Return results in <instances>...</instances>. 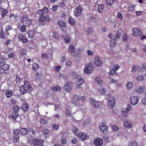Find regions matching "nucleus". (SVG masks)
<instances>
[{
	"instance_id": "62",
	"label": "nucleus",
	"mask_w": 146,
	"mask_h": 146,
	"mask_svg": "<svg viewBox=\"0 0 146 146\" xmlns=\"http://www.w3.org/2000/svg\"><path fill=\"white\" fill-rule=\"evenodd\" d=\"M66 114V115L68 117H71L72 116V114L70 113L69 111L68 110H66L65 112Z\"/></svg>"
},
{
	"instance_id": "17",
	"label": "nucleus",
	"mask_w": 146,
	"mask_h": 146,
	"mask_svg": "<svg viewBox=\"0 0 146 146\" xmlns=\"http://www.w3.org/2000/svg\"><path fill=\"white\" fill-rule=\"evenodd\" d=\"M139 102L138 98L135 96H132L130 99L131 104L133 105H135L138 103Z\"/></svg>"
},
{
	"instance_id": "54",
	"label": "nucleus",
	"mask_w": 146,
	"mask_h": 146,
	"mask_svg": "<svg viewBox=\"0 0 146 146\" xmlns=\"http://www.w3.org/2000/svg\"><path fill=\"white\" fill-rule=\"evenodd\" d=\"M112 129L113 130L115 131H117L119 129V128L115 125H113L112 127Z\"/></svg>"
},
{
	"instance_id": "12",
	"label": "nucleus",
	"mask_w": 146,
	"mask_h": 146,
	"mask_svg": "<svg viewBox=\"0 0 146 146\" xmlns=\"http://www.w3.org/2000/svg\"><path fill=\"white\" fill-rule=\"evenodd\" d=\"M99 128L101 132L105 133L107 131L108 129L106 123L104 122L102 123L99 124Z\"/></svg>"
},
{
	"instance_id": "16",
	"label": "nucleus",
	"mask_w": 146,
	"mask_h": 146,
	"mask_svg": "<svg viewBox=\"0 0 146 146\" xmlns=\"http://www.w3.org/2000/svg\"><path fill=\"white\" fill-rule=\"evenodd\" d=\"M90 103L92 106L94 108H97L99 107V105L98 102L93 98H90L89 99Z\"/></svg>"
},
{
	"instance_id": "52",
	"label": "nucleus",
	"mask_w": 146,
	"mask_h": 146,
	"mask_svg": "<svg viewBox=\"0 0 146 146\" xmlns=\"http://www.w3.org/2000/svg\"><path fill=\"white\" fill-rule=\"evenodd\" d=\"M99 92L102 94H104L106 92V90L104 88H101L99 90Z\"/></svg>"
},
{
	"instance_id": "51",
	"label": "nucleus",
	"mask_w": 146,
	"mask_h": 146,
	"mask_svg": "<svg viewBox=\"0 0 146 146\" xmlns=\"http://www.w3.org/2000/svg\"><path fill=\"white\" fill-rule=\"evenodd\" d=\"M58 8V5H55L52 7V10L53 11L55 12L57 10Z\"/></svg>"
},
{
	"instance_id": "25",
	"label": "nucleus",
	"mask_w": 146,
	"mask_h": 146,
	"mask_svg": "<svg viewBox=\"0 0 146 146\" xmlns=\"http://www.w3.org/2000/svg\"><path fill=\"white\" fill-rule=\"evenodd\" d=\"M84 82V80L82 78H80L78 79V81L77 82V85L76 88H80V87L81 85L83 84Z\"/></svg>"
},
{
	"instance_id": "6",
	"label": "nucleus",
	"mask_w": 146,
	"mask_h": 146,
	"mask_svg": "<svg viewBox=\"0 0 146 146\" xmlns=\"http://www.w3.org/2000/svg\"><path fill=\"white\" fill-rule=\"evenodd\" d=\"M85 97L84 96H82L79 97L77 95L74 96L71 100V102L72 104L76 105L77 103L78 102L79 100H80L82 102H84L85 101Z\"/></svg>"
},
{
	"instance_id": "35",
	"label": "nucleus",
	"mask_w": 146,
	"mask_h": 146,
	"mask_svg": "<svg viewBox=\"0 0 146 146\" xmlns=\"http://www.w3.org/2000/svg\"><path fill=\"white\" fill-rule=\"evenodd\" d=\"M124 125L126 128H130L132 127V124L128 121H125L124 122Z\"/></svg>"
},
{
	"instance_id": "43",
	"label": "nucleus",
	"mask_w": 146,
	"mask_h": 146,
	"mask_svg": "<svg viewBox=\"0 0 146 146\" xmlns=\"http://www.w3.org/2000/svg\"><path fill=\"white\" fill-rule=\"evenodd\" d=\"M25 25H23H23H22L21 27L20 28V31L22 32H24L26 31V27Z\"/></svg>"
},
{
	"instance_id": "58",
	"label": "nucleus",
	"mask_w": 146,
	"mask_h": 146,
	"mask_svg": "<svg viewBox=\"0 0 146 146\" xmlns=\"http://www.w3.org/2000/svg\"><path fill=\"white\" fill-rule=\"evenodd\" d=\"M53 37L55 38H58L59 37V35L56 33H53L52 35Z\"/></svg>"
},
{
	"instance_id": "36",
	"label": "nucleus",
	"mask_w": 146,
	"mask_h": 146,
	"mask_svg": "<svg viewBox=\"0 0 146 146\" xmlns=\"http://www.w3.org/2000/svg\"><path fill=\"white\" fill-rule=\"evenodd\" d=\"M104 8V5L103 4L99 5L98 6V11L101 13L102 12Z\"/></svg>"
},
{
	"instance_id": "5",
	"label": "nucleus",
	"mask_w": 146,
	"mask_h": 146,
	"mask_svg": "<svg viewBox=\"0 0 146 146\" xmlns=\"http://www.w3.org/2000/svg\"><path fill=\"white\" fill-rule=\"evenodd\" d=\"M21 21L23 24L26 27L29 26L32 24L31 20L29 19L26 15L22 17L21 18Z\"/></svg>"
},
{
	"instance_id": "50",
	"label": "nucleus",
	"mask_w": 146,
	"mask_h": 146,
	"mask_svg": "<svg viewBox=\"0 0 146 146\" xmlns=\"http://www.w3.org/2000/svg\"><path fill=\"white\" fill-rule=\"evenodd\" d=\"M42 10L44 13H47L48 12L49 10L47 7H44Z\"/></svg>"
},
{
	"instance_id": "39",
	"label": "nucleus",
	"mask_w": 146,
	"mask_h": 146,
	"mask_svg": "<svg viewBox=\"0 0 146 146\" xmlns=\"http://www.w3.org/2000/svg\"><path fill=\"white\" fill-rule=\"evenodd\" d=\"M19 140V137L18 135L15 136L13 137V141L15 143L18 142Z\"/></svg>"
},
{
	"instance_id": "40",
	"label": "nucleus",
	"mask_w": 146,
	"mask_h": 146,
	"mask_svg": "<svg viewBox=\"0 0 146 146\" xmlns=\"http://www.w3.org/2000/svg\"><path fill=\"white\" fill-rule=\"evenodd\" d=\"M114 3L113 0H106V3L107 6H110L112 5Z\"/></svg>"
},
{
	"instance_id": "63",
	"label": "nucleus",
	"mask_w": 146,
	"mask_h": 146,
	"mask_svg": "<svg viewBox=\"0 0 146 146\" xmlns=\"http://www.w3.org/2000/svg\"><path fill=\"white\" fill-rule=\"evenodd\" d=\"M41 57L42 58L47 59L48 58V56L47 54L44 53L42 54Z\"/></svg>"
},
{
	"instance_id": "4",
	"label": "nucleus",
	"mask_w": 146,
	"mask_h": 146,
	"mask_svg": "<svg viewBox=\"0 0 146 146\" xmlns=\"http://www.w3.org/2000/svg\"><path fill=\"white\" fill-rule=\"evenodd\" d=\"M122 33V30L121 29H119L117 31L116 35L115 37L114 38L111 40L110 42L111 46L114 47L116 45V43L114 42L117 39L119 38L121 36Z\"/></svg>"
},
{
	"instance_id": "59",
	"label": "nucleus",
	"mask_w": 146,
	"mask_h": 146,
	"mask_svg": "<svg viewBox=\"0 0 146 146\" xmlns=\"http://www.w3.org/2000/svg\"><path fill=\"white\" fill-rule=\"evenodd\" d=\"M136 79L138 81H142L143 80L144 77L143 76H139L136 78Z\"/></svg>"
},
{
	"instance_id": "55",
	"label": "nucleus",
	"mask_w": 146,
	"mask_h": 146,
	"mask_svg": "<svg viewBox=\"0 0 146 146\" xmlns=\"http://www.w3.org/2000/svg\"><path fill=\"white\" fill-rule=\"evenodd\" d=\"M15 56V54L13 53H11L8 55V57L10 58H13Z\"/></svg>"
},
{
	"instance_id": "19",
	"label": "nucleus",
	"mask_w": 146,
	"mask_h": 146,
	"mask_svg": "<svg viewBox=\"0 0 146 146\" xmlns=\"http://www.w3.org/2000/svg\"><path fill=\"white\" fill-rule=\"evenodd\" d=\"M133 33L135 36H140L142 34V32L139 29L136 28H134L133 29Z\"/></svg>"
},
{
	"instance_id": "37",
	"label": "nucleus",
	"mask_w": 146,
	"mask_h": 146,
	"mask_svg": "<svg viewBox=\"0 0 146 146\" xmlns=\"http://www.w3.org/2000/svg\"><path fill=\"white\" fill-rule=\"evenodd\" d=\"M95 81L99 85L101 86L102 84V81L100 80V78L98 76L95 78Z\"/></svg>"
},
{
	"instance_id": "22",
	"label": "nucleus",
	"mask_w": 146,
	"mask_h": 146,
	"mask_svg": "<svg viewBox=\"0 0 146 146\" xmlns=\"http://www.w3.org/2000/svg\"><path fill=\"white\" fill-rule=\"evenodd\" d=\"M78 137L83 141L85 140L87 138L88 136L86 134L82 132H80L78 135Z\"/></svg>"
},
{
	"instance_id": "38",
	"label": "nucleus",
	"mask_w": 146,
	"mask_h": 146,
	"mask_svg": "<svg viewBox=\"0 0 146 146\" xmlns=\"http://www.w3.org/2000/svg\"><path fill=\"white\" fill-rule=\"evenodd\" d=\"M135 5H131L128 7V11L129 12H132L135 9Z\"/></svg>"
},
{
	"instance_id": "30",
	"label": "nucleus",
	"mask_w": 146,
	"mask_h": 146,
	"mask_svg": "<svg viewBox=\"0 0 146 146\" xmlns=\"http://www.w3.org/2000/svg\"><path fill=\"white\" fill-rule=\"evenodd\" d=\"M2 9L3 10V11H2V13L1 14V17L3 18L7 15L8 13V11L6 9H4L3 8H2Z\"/></svg>"
},
{
	"instance_id": "21",
	"label": "nucleus",
	"mask_w": 146,
	"mask_h": 146,
	"mask_svg": "<svg viewBox=\"0 0 146 146\" xmlns=\"http://www.w3.org/2000/svg\"><path fill=\"white\" fill-rule=\"evenodd\" d=\"M94 144L96 146H101L103 144V141L101 139L97 138L94 141Z\"/></svg>"
},
{
	"instance_id": "64",
	"label": "nucleus",
	"mask_w": 146,
	"mask_h": 146,
	"mask_svg": "<svg viewBox=\"0 0 146 146\" xmlns=\"http://www.w3.org/2000/svg\"><path fill=\"white\" fill-rule=\"evenodd\" d=\"M142 102L144 105H146V92L145 93V98L143 99Z\"/></svg>"
},
{
	"instance_id": "42",
	"label": "nucleus",
	"mask_w": 146,
	"mask_h": 146,
	"mask_svg": "<svg viewBox=\"0 0 146 146\" xmlns=\"http://www.w3.org/2000/svg\"><path fill=\"white\" fill-rule=\"evenodd\" d=\"M45 16L42 15L39 18L38 21L40 23H43L45 21Z\"/></svg>"
},
{
	"instance_id": "29",
	"label": "nucleus",
	"mask_w": 146,
	"mask_h": 146,
	"mask_svg": "<svg viewBox=\"0 0 146 146\" xmlns=\"http://www.w3.org/2000/svg\"><path fill=\"white\" fill-rule=\"evenodd\" d=\"M68 22L70 25H73L75 24L76 21L74 18L70 17L68 19Z\"/></svg>"
},
{
	"instance_id": "11",
	"label": "nucleus",
	"mask_w": 146,
	"mask_h": 146,
	"mask_svg": "<svg viewBox=\"0 0 146 146\" xmlns=\"http://www.w3.org/2000/svg\"><path fill=\"white\" fill-rule=\"evenodd\" d=\"M132 108V107L131 105L128 104L127 105L126 108L125 109H123L121 113V115L122 116L125 117L128 116V111L131 110Z\"/></svg>"
},
{
	"instance_id": "61",
	"label": "nucleus",
	"mask_w": 146,
	"mask_h": 146,
	"mask_svg": "<svg viewBox=\"0 0 146 146\" xmlns=\"http://www.w3.org/2000/svg\"><path fill=\"white\" fill-rule=\"evenodd\" d=\"M43 133L45 135H47L49 133V130L47 129H45L43 130Z\"/></svg>"
},
{
	"instance_id": "3",
	"label": "nucleus",
	"mask_w": 146,
	"mask_h": 146,
	"mask_svg": "<svg viewBox=\"0 0 146 146\" xmlns=\"http://www.w3.org/2000/svg\"><path fill=\"white\" fill-rule=\"evenodd\" d=\"M20 108L17 106L15 105L13 108V112L12 115L10 116L11 119L13 121H15L16 118L18 117L19 114L18 112L20 110Z\"/></svg>"
},
{
	"instance_id": "57",
	"label": "nucleus",
	"mask_w": 146,
	"mask_h": 146,
	"mask_svg": "<svg viewBox=\"0 0 146 146\" xmlns=\"http://www.w3.org/2000/svg\"><path fill=\"white\" fill-rule=\"evenodd\" d=\"M77 142L78 140L75 138H73L71 140L72 143L73 144H76L77 143Z\"/></svg>"
},
{
	"instance_id": "32",
	"label": "nucleus",
	"mask_w": 146,
	"mask_h": 146,
	"mask_svg": "<svg viewBox=\"0 0 146 146\" xmlns=\"http://www.w3.org/2000/svg\"><path fill=\"white\" fill-rule=\"evenodd\" d=\"M60 89L61 88L59 86H53L51 87V90L54 92L59 91L60 90Z\"/></svg>"
},
{
	"instance_id": "41",
	"label": "nucleus",
	"mask_w": 146,
	"mask_h": 146,
	"mask_svg": "<svg viewBox=\"0 0 146 146\" xmlns=\"http://www.w3.org/2000/svg\"><path fill=\"white\" fill-rule=\"evenodd\" d=\"M26 51L23 48L22 50L20 52L19 54L22 56H24L25 57V55L26 54Z\"/></svg>"
},
{
	"instance_id": "33",
	"label": "nucleus",
	"mask_w": 146,
	"mask_h": 146,
	"mask_svg": "<svg viewBox=\"0 0 146 146\" xmlns=\"http://www.w3.org/2000/svg\"><path fill=\"white\" fill-rule=\"evenodd\" d=\"M68 51L70 52H73L75 51L74 46L72 44H70L69 46Z\"/></svg>"
},
{
	"instance_id": "14",
	"label": "nucleus",
	"mask_w": 146,
	"mask_h": 146,
	"mask_svg": "<svg viewBox=\"0 0 146 146\" xmlns=\"http://www.w3.org/2000/svg\"><path fill=\"white\" fill-rule=\"evenodd\" d=\"M73 86V83L71 81H69L66 83L64 88L67 92H70L71 91Z\"/></svg>"
},
{
	"instance_id": "24",
	"label": "nucleus",
	"mask_w": 146,
	"mask_h": 146,
	"mask_svg": "<svg viewBox=\"0 0 146 146\" xmlns=\"http://www.w3.org/2000/svg\"><path fill=\"white\" fill-rule=\"evenodd\" d=\"M145 89V87L144 86H139L136 88V91L138 94H142Z\"/></svg>"
},
{
	"instance_id": "1",
	"label": "nucleus",
	"mask_w": 146,
	"mask_h": 146,
	"mask_svg": "<svg viewBox=\"0 0 146 146\" xmlns=\"http://www.w3.org/2000/svg\"><path fill=\"white\" fill-rule=\"evenodd\" d=\"M32 88L29 82L26 81L24 82V85L20 87L19 90L23 94H24L28 91L31 90Z\"/></svg>"
},
{
	"instance_id": "46",
	"label": "nucleus",
	"mask_w": 146,
	"mask_h": 146,
	"mask_svg": "<svg viewBox=\"0 0 146 146\" xmlns=\"http://www.w3.org/2000/svg\"><path fill=\"white\" fill-rule=\"evenodd\" d=\"M59 127V126L57 124H53L52 125V128L54 130H57L58 129Z\"/></svg>"
},
{
	"instance_id": "13",
	"label": "nucleus",
	"mask_w": 146,
	"mask_h": 146,
	"mask_svg": "<svg viewBox=\"0 0 146 146\" xmlns=\"http://www.w3.org/2000/svg\"><path fill=\"white\" fill-rule=\"evenodd\" d=\"M17 38L18 41L21 42L23 44L27 43L28 42V39L26 37L21 34H19L17 36Z\"/></svg>"
},
{
	"instance_id": "27",
	"label": "nucleus",
	"mask_w": 146,
	"mask_h": 146,
	"mask_svg": "<svg viewBox=\"0 0 146 146\" xmlns=\"http://www.w3.org/2000/svg\"><path fill=\"white\" fill-rule=\"evenodd\" d=\"M13 93V91L11 90L8 89L6 91L5 94L6 97L8 98H9L12 96Z\"/></svg>"
},
{
	"instance_id": "23",
	"label": "nucleus",
	"mask_w": 146,
	"mask_h": 146,
	"mask_svg": "<svg viewBox=\"0 0 146 146\" xmlns=\"http://www.w3.org/2000/svg\"><path fill=\"white\" fill-rule=\"evenodd\" d=\"M94 63L96 66L98 67L101 66L102 64L101 60H100L98 57H96L95 58Z\"/></svg>"
},
{
	"instance_id": "34",
	"label": "nucleus",
	"mask_w": 146,
	"mask_h": 146,
	"mask_svg": "<svg viewBox=\"0 0 146 146\" xmlns=\"http://www.w3.org/2000/svg\"><path fill=\"white\" fill-rule=\"evenodd\" d=\"M58 24L61 27H65L66 26V23L65 22L62 21H59L58 22Z\"/></svg>"
},
{
	"instance_id": "20",
	"label": "nucleus",
	"mask_w": 146,
	"mask_h": 146,
	"mask_svg": "<svg viewBox=\"0 0 146 146\" xmlns=\"http://www.w3.org/2000/svg\"><path fill=\"white\" fill-rule=\"evenodd\" d=\"M27 135H29L30 137L33 136L35 134L33 128V127H30L27 129Z\"/></svg>"
},
{
	"instance_id": "49",
	"label": "nucleus",
	"mask_w": 146,
	"mask_h": 146,
	"mask_svg": "<svg viewBox=\"0 0 146 146\" xmlns=\"http://www.w3.org/2000/svg\"><path fill=\"white\" fill-rule=\"evenodd\" d=\"M127 87L128 90H129L131 89L132 86V84L131 82H128L127 84Z\"/></svg>"
},
{
	"instance_id": "15",
	"label": "nucleus",
	"mask_w": 146,
	"mask_h": 146,
	"mask_svg": "<svg viewBox=\"0 0 146 146\" xmlns=\"http://www.w3.org/2000/svg\"><path fill=\"white\" fill-rule=\"evenodd\" d=\"M21 108L24 112H27L29 110V105L26 102H25L22 105Z\"/></svg>"
},
{
	"instance_id": "44",
	"label": "nucleus",
	"mask_w": 146,
	"mask_h": 146,
	"mask_svg": "<svg viewBox=\"0 0 146 146\" xmlns=\"http://www.w3.org/2000/svg\"><path fill=\"white\" fill-rule=\"evenodd\" d=\"M0 38L1 39H5V36L2 29L1 31H0Z\"/></svg>"
},
{
	"instance_id": "31",
	"label": "nucleus",
	"mask_w": 146,
	"mask_h": 146,
	"mask_svg": "<svg viewBox=\"0 0 146 146\" xmlns=\"http://www.w3.org/2000/svg\"><path fill=\"white\" fill-rule=\"evenodd\" d=\"M39 68V66L37 63H34L32 64V70L35 71Z\"/></svg>"
},
{
	"instance_id": "2",
	"label": "nucleus",
	"mask_w": 146,
	"mask_h": 146,
	"mask_svg": "<svg viewBox=\"0 0 146 146\" xmlns=\"http://www.w3.org/2000/svg\"><path fill=\"white\" fill-rule=\"evenodd\" d=\"M106 98L108 100V107L110 108L113 107L115 104V99L114 97L110 94L106 96Z\"/></svg>"
},
{
	"instance_id": "9",
	"label": "nucleus",
	"mask_w": 146,
	"mask_h": 146,
	"mask_svg": "<svg viewBox=\"0 0 146 146\" xmlns=\"http://www.w3.org/2000/svg\"><path fill=\"white\" fill-rule=\"evenodd\" d=\"M94 66L92 64L87 65L84 69V72L87 74H90L94 70Z\"/></svg>"
},
{
	"instance_id": "26",
	"label": "nucleus",
	"mask_w": 146,
	"mask_h": 146,
	"mask_svg": "<svg viewBox=\"0 0 146 146\" xmlns=\"http://www.w3.org/2000/svg\"><path fill=\"white\" fill-rule=\"evenodd\" d=\"M35 34V33L34 30H29L28 33V36L29 38H32L34 37Z\"/></svg>"
},
{
	"instance_id": "53",
	"label": "nucleus",
	"mask_w": 146,
	"mask_h": 146,
	"mask_svg": "<svg viewBox=\"0 0 146 146\" xmlns=\"http://www.w3.org/2000/svg\"><path fill=\"white\" fill-rule=\"evenodd\" d=\"M4 62V59L3 58L1 57V56L0 55V67H1L3 64V63Z\"/></svg>"
},
{
	"instance_id": "47",
	"label": "nucleus",
	"mask_w": 146,
	"mask_h": 146,
	"mask_svg": "<svg viewBox=\"0 0 146 146\" xmlns=\"http://www.w3.org/2000/svg\"><path fill=\"white\" fill-rule=\"evenodd\" d=\"M11 26L10 25H8L6 26L5 27V29L6 32H8V31L11 30Z\"/></svg>"
},
{
	"instance_id": "18",
	"label": "nucleus",
	"mask_w": 146,
	"mask_h": 146,
	"mask_svg": "<svg viewBox=\"0 0 146 146\" xmlns=\"http://www.w3.org/2000/svg\"><path fill=\"white\" fill-rule=\"evenodd\" d=\"M115 67L114 68L110 70L109 73V75H117V73L116 71L120 68V67L118 65H115Z\"/></svg>"
},
{
	"instance_id": "56",
	"label": "nucleus",
	"mask_w": 146,
	"mask_h": 146,
	"mask_svg": "<svg viewBox=\"0 0 146 146\" xmlns=\"http://www.w3.org/2000/svg\"><path fill=\"white\" fill-rule=\"evenodd\" d=\"M138 68V67L137 66L135 65L132 67V71L133 72H135L136 70Z\"/></svg>"
},
{
	"instance_id": "60",
	"label": "nucleus",
	"mask_w": 146,
	"mask_h": 146,
	"mask_svg": "<svg viewBox=\"0 0 146 146\" xmlns=\"http://www.w3.org/2000/svg\"><path fill=\"white\" fill-rule=\"evenodd\" d=\"M37 13L39 14L41 16L43 15L44 14V13L42 11V10H38L37 11Z\"/></svg>"
},
{
	"instance_id": "8",
	"label": "nucleus",
	"mask_w": 146,
	"mask_h": 146,
	"mask_svg": "<svg viewBox=\"0 0 146 146\" xmlns=\"http://www.w3.org/2000/svg\"><path fill=\"white\" fill-rule=\"evenodd\" d=\"M31 141V144H33V146H44L43 140L35 138L33 139Z\"/></svg>"
},
{
	"instance_id": "45",
	"label": "nucleus",
	"mask_w": 146,
	"mask_h": 146,
	"mask_svg": "<svg viewBox=\"0 0 146 146\" xmlns=\"http://www.w3.org/2000/svg\"><path fill=\"white\" fill-rule=\"evenodd\" d=\"M40 123L42 124H47L48 123V122L45 120L43 118H41L40 120Z\"/></svg>"
},
{
	"instance_id": "28",
	"label": "nucleus",
	"mask_w": 146,
	"mask_h": 146,
	"mask_svg": "<svg viewBox=\"0 0 146 146\" xmlns=\"http://www.w3.org/2000/svg\"><path fill=\"white\" fill-rule=\"evenodd\" d=\"M1 67H2V68H1V70H3V71L2 72H4L5 71L8 70L9 69V65L5 64V62L3 63V64Z\"/></svg>"
},
{
	"instance_id": "7",
	"label": "nucleus",
	"mask_w": 146,
	"mask_h": 146,
	"mask_svg": "<svg viewBox=\"0 0 146 146\" xmlns=\"http://www.w3.org/2000/svg\"><path fill=\"white\" fill-rule=\"evenodd\" d=\"M27 129L25 128H21L20 129L14 130L13 133L15 135H25L27 134Z\"/></svg>"
},
{
	"instance_id": "48",
	"label": "nucleus",
	"mask_w": 146,
	"mask_h": 146,
	"mask_svg": "<svg viewBox=\"0 0 146 146\" xmlns=\"http://www.w3.org/2000/svg\"><path fill=\"white\" fill-rule=\"evenodd\" d=\"M129 146H138V144L136 142L133 141L129 143Z\"/></svg>"
},
{
	"instance_id": "10",
	"label": "nucleus",
	"mask_w": 146,
	"mask_h": 146,
	"mask_svg": "<svg viewBox=\"0 0 146 146\" xmlns=\"http://www.w3.org/2000/svg\"><path fill=\"white\" fill-rule=\"evenodd\" d=\"M82 6L80 5H78L74 9V15L76 17L79 16L82 14Z\"/></svg>"
}]
</instances>
